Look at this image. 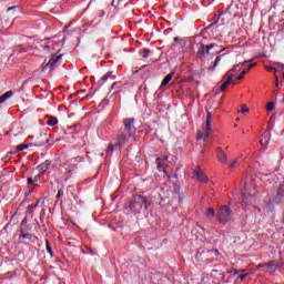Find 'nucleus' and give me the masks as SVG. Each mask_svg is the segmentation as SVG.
I'll return each mask as SVG.
<instances>
[{
    "label": "nucleus",
    "mask_w": 284,
    "mask_h": 284,
    "mask_svg": "<svg viewBox=\"0 0 284 284\" xmlns=\"http://www.w3.org/2000/svg\"><path fill=\"white\" fill-rule=\"evenodd\" d=\"M158 170L160 172H164V174H170V172L174 171V164L176 163V156L166 155L163 159L158 158Z\"/></svg>",
    "instance_id": "nucleus-1"
},
{
    "label": "nucleus",
    "mask_w": 284,
    "mask_h": 284,
    "mask_svg": "<svg viewBox=\"0 0 284 284\" xmlns=\"http://www.w3.org/2000/svg\"><path fill=\"white\" fill-rule=\"evenodd\" d=\"M212 121H214V114H212L210 111H206V120L202 125V131L197 132V141H207V139H210V134H212Z\"/></svg>",
    "instance_id": "nucleus-2"
},
{
    "label": "nucleus",
    "mask_w": 284,
    "mask_h": 284,
    "mask_svg": "<svg viewBox=\"0 0 284 284\" xmlns=\"http://www.w3.org/2000/svg\"><path fill=\"white\" fill-rule=\"evenodd\" d=\"M130 141H134V135L130 138V133H125V131L121 130L120 134L118 135V143L111 144L109 148L111 152H114L124 145H128Z\"/></svg>",
    "instance_id": "nucleus-3"
},
{
    "label": "nucleus",
    "mask_w": 284,
    "mask_h": 284,
    "mask_svg": "<svg viewBox=\"0 0 284 284\" xmlns=\"http://www.w3.org/2000/svg\"><path fill=\"white\" fill-rule=\"evenodd\" d=\"M232 219V209L227 205H223L220 207L217 212V220L220 223H229Z\"/></svg>",
    "instance_id": "nucleus-4"
},
{
    "label": "nucleus",
    "mask_w": 284,
    "mask_h": 284,
    "mask_svg": "<svg viewBox=\"0 0 284 284\" xmlns=\"http://www.w3.org/2000/svg\"><path fill=\"white\" fill-rule=\"evenodd\" d=\"M61 59H63L62 54H53L52 58L49 60V62L44 65L41 67V72H45V70H48V68H55L57 63H59V61H61Z\"/></svg>",
    "instance_id": "nucleus-5"
},
{
    "label": "nucleus",
    "mask_w": 284,
    "mask_h": 284,
    "mask_svg": "<svg viewBox=\"0 0 284 284\" xmlns=\"http://www.w3.org/2000/svg\"><path fill=\"white\" fill-rule=\"evenodd\" d=\"M125 133L130 134V138L136 134V128H134V119L124 120V128L122 129Z\"/></svg>",
    "instance_id": "nucleus-6"
},
{
    "label": "nucleus",
    "mask_w": 284,
    "mask_h": 284,
    "mask_svg": "<svg viewBox=\"0 0 284 284\" xmlns=\"http://www.w3.org/2000/svg\"><path fill=\"white\" fill-rule=\"evenodd\" d=\"M216 48V44L212 43L209 45L200 44V48L197 50V57L203 58L207 57L210 54V50H214Z\"/></svg>",
    "instance_id": "nucleus-7"
},
{
    "label": "nucleus",
    "mask_w": 284,
    "mask_h": 284,
    "mask_svg": "<svg viewBox=\"0 0 284 284\" xmlns=\"http://www.w3.org/2000/svg\"><path fill=\"white\" fill-rule=\"evenodd\" d=\"M224 79H226V80H225L224 83L220 87L221 92H225V90H227V88H229L230 85H232V83H234V80H232V79H234V73H231L230 71H227V72L225 73V75H224Z\"/></svg>",
    "instance_id": "nucleus-8"
},
{
    "label": "nucleus",
    "mask_w": 284,
    "mask_h": 284,
    "mask_svg": "<svg viewBox=\"0 0 284 284\" xmlns=\"http://www.w3.org/2000/svg\"><path fill=\"white\" fill-rule=\"evenodd\" d=\"M193 174L195 176V179L197 181H200V183H207V181H210L207 179V175H205V173L203 172V170L201 169V166H196L193 171Z\"/></svg>",
    "instance_id": "nucleus-9"
},
{
    "label": "nucleus",
    "mask_w": 284,
    "mask_h": 284,
    "mask_svg": "<svg viewBox=\"0 0 284 284\" xmlns=\"http://www.w3.org/2000/svg\"><path fill=\"white\" fill-rule=\"evenodd\" d=\"M216 154L220 163H223V164L227 163V153L223 150V148L217 146Z\"/></svg>",
    "instance_id": "nucleus-10"
},
{
    "label": "nucleus",
    "mask_w": 284,
    "mask_h": 284,
    "mask_svg": "<svg viewBox=\"0 0 284 284\" xmlns=\"http://www.w3.org/2000/svg\"><path fill=\"white\" fill-rule=\"evenodd\" d=\"M135 200L139 201V203H142V205H144V210H150V205H152V203L150 202V200H148V197L138 195Z\"/></svg>",
    "instance_id": "nucleus-11"
},
{
    "label": "nucleus",
    "mask_w": 284,
    "mask_h": 284,
    "mask_svg": "<svg viewBox=\"0 0 284 284\" xmlns=\"http://www.w3.org/2000/svg\"><path fill=\"white\" fill-rule=\"evenodd\" d=\"M204 216H206V219H214V216H216V211H214L212 207H209L204 212Z\"/></svg>",
    "instance_id": "nucleus-12"
},
{
    "label": "nucleus",
    "mask_w": 284,
    "mask_h": 284,
    "mask_svg": "<svg viewBox=\"0 0 284 284\" xmlns=\"http://www.w3.org/2000/svg\"><path fill=\"white\" fill-rule=\"evenodd\" d=\"M174 77V73H169L165 75V78L162 80L161 88H164V85H168L170 81H172V78Z\"/></svg>",
    "instance_id": "nucleus-13"
},
{
    "label": "nucleus",
    "mask_w": 284,
    "mask_h": 284,
    "mask_svg": "<svg viewBox=\"0 0 284 284\" xmlns=\"http://www.w3.org/2000/svg\"><path fill=\"white\" fill-rule=\"evenodd\" d=\"M10 97H12V91H8L4 94H2L0 97V104L6 103V101H8V99H10Z\"/></svg>",
    "instance_id": "nucleus-14"
},
{
    "label": "nucleus",
    "mask_w": 284,
    "mask_h": 284,
    "mask_svg": "<svg viewBox=\"0 0 284 284\" xmlns=\"http://www.w3.org/2000/svg\"><path fill=\"white\" fill-rule=\"evenodd\" d=\"M59 123V120L54 116L49 118L47 125H50V128L57 125Z\"/></svg>",
    "instance_id": "nucleus-15"
},
{
    "label": "nucleus",
    "mask_w": 284,
    "mask_h": 284,
    "mask_svg": "<svg viewBox=\"0 0 284 284\" xmlns=\"http://www.w3.org/2000/svg\"><path fill=\"white\" fill-rule=\"evenodd\" d=\"M250 112V108H247V104H242L241 110L237 111L239 114H247Z\"/></svg>",
    "instance_id": "nucleus-16"
},
{
    "label": "nucleus",
    "mask_w": 284,
    "mask_h": 284,
    "mask_svg": "<svg viewBox=\"0 0 284 284\" xmlns=\"http://www.w3.org/2000/svg\"><path fill=\"white\" fill-rule=\"evenodd\" d=\"M275 109H276V104H274V102H268L266 104V111L267 112H274Z\"/></svg>",
    "instance_id": "nucleus-17"
},
{
    "label": "nucleus",
    "mask_w": 284,
    "mask_h": 284,
    "mask_svg": "<svg viewBox=\"0 0 284 284\" xmlns=\"http://www.w3.org/2000/svg\"><path fill=\"white\" fill-rule=\"evenodd\" d=\"M45 247L48 254H50L51 257L54 256V253H52V246H50V242L48 240H45Z\"/></svg>",
    "instance_id": "nucleus-18"
},
{
    "label": "nucleus",
    "mask_w": 284,
    "mask_h": 284,
    "mask_svg": "<svg viewBox=\"0 0 284 284\" xmlns=\"http://www.w3.org/2000/svg\"><path fill=\"white\" fill-rule=\"evenodd\" d=\"M43 50H50V48H52V45H54V43L50 40H48V44H41Z\"/></svg>",
    "instance_id": "nucleus-19"
},
{
    "label": "nucleus",
    "mask_w": 284,
    "mask_h": 284,
    "mask_svg": "<svg viewBox=\"0 0 284 284\" xmlns=\"http://www.w3.org/2000/svg\"><path fill=\"white\" fill-rule=\"evenodd\" d=\"M18 152H23V150H28V145L27 144H20L17 146Z\"/></svg>",
    "instance_id": "nucleus-20"
},
{
    "label": "nucleus",
    "mask_w": 284,
    "mask_h": 284,
    "mask_svg": "<svg viewBox=\"0 0 284 284\" xmlns=\"http://www.w3.org/2000/svg\"><path fill=\"white\" fill-rule=\"evenodd\" d=\"M219 63H221V57L215 58L214 64L212 67V70H215L216 65H219Z\"/></svg>",
    "instance_id": "nucleus-21"
},
{
    "label": "nucleus",
    "mask_w": 284,
    "mask_h": 284,
    "mask_svg": "<svg viewBox=\"0 0 284 284\" xmlns=\"http://www.w3.org/2000/svg\"><path fill=\"white\" fill-rule=\"evenodd\" d=\"M111 78H112V72H108L102 77V81H108V79H111Z\"/></svg>",
    "instance_id": "nucleus-22"
},
{
    "label": "nucleus",
    "mask_w": 284,
    "mask_h": 284,
    "mask_svg": "<svg viewBox=\"0 0 284 284\" xmlns=\"http://www.w3.org/2000/svg\"><path fill=\"white\" fill-rule=\"evenodd\" d=\"M36 207H39V201L33 205H29L28 210H29V212H32V210H36Z\"/></svg>",
    "instance_id": "nucleus-23"
},
{
    "label": "nucleus",
    "mask_w": 284,
    "mask_h": 284,
    "mask_svg": "<svg viewBox=\"0 0 284 284\" xmlns=\"http://www.w3.org/2000/svg\"><path fill=\"white\" fill-rule=\"evenodd\" d=\"M245 74H247V71H242V73L237 77V81L243 80V77H245Z\"/></svg>",
    "instance_id": "nucleus-24"
},
{
    "label": "nucleus",
    "mask_w": 284,
    "mask_h": 284,
    "mask_svg": "<svg viewBox=\"0 0 284 284\" xmlns=\"http://www.w3.org/2000/svg\"><path fill=\"white\" fill-rule=\"evenodd\" d=\"M236 165H239V160L235 159L231 164H230V168H236Z\"/></svg>",
    "instance_id": "nucleus-25"
},
{
    "label": "nucleus",
    "mask_w": 284,
    "mask_h": 284,
    "mask_svg": "<svg viewBox=\"0 0 284 284\" xmlns=\"http://www.w3.org/2000/svg\"><path fill=\"white\" fill-rule=\"evenodd\" d=\"M274 65H276L277 68H280L281 70H284V64L281 62H275Z\"/></svg>",
    "instance_id": "nucleus-26"
},
{
    "label": "nucleus",
    "mask_w": 284,
    "mask_h": 284,
    "mask_svg": "<svg viewBox=\"0 0 284 284\" xmlns=\"http://www.w3.org/2000/svg\"><path fill=\"white\" fill-rule=\"evenodd\" d=\"M27 182L29 183V185H34V179L32 178H28Z\"/></svg>",
    "instance_id": "nucleus-27"
},
{
    "label": "nucleus",
    "mask_w": 284,
    "mask_h": 284,
    "mask_svg": "<svg viewBox=\"0 0 284 284\" xmlns=\"http://www.w3.org/2000/svg\"><path fill=\"white\" fill-rule=\"evenodd\" d=\"M63 196V190H59L57 194V199H61Z\"/></svg>",
    "instance_id": "nucleus-28"
},
{
    "label": "nucleus",
    "mask_w": 284,
    "mask_h": 284,
    "mask_svg": "<svg viewBox=\"0 0 284 284\" xmlns=\"http://www.w3.org/2000/svg\"><path fill=\"white\" fill-rule=\"evenodd\" d=\"M129 207L132 210L134 207H136V201H133L130 203Z\"/></svg>",
    "instance_id": "nucleus-29"
},
{
    "label": "nucleus",
    "mask_w": 284,
    "mask_h": 284,
    "mask_svg": "<svg viewBox=\"0 0 284 284\" xmlns=\"http://www.w3.org/2000/svg\"><path fill=\"white\" fill-rule=\"evenodd\" d=\"M143 52H144L143 59H148V52H150V50L144 49Z\"/></svg>",
    "instance_id": "nucleus-30"
},
{
    "label": "nucleus",
    "mask_w": 284,
    "mask_h": 284,
    "mask_svg": "<svg viewBox=\"0 0 284 284\" xmlns=\"http://www.w3.org/2000/svg\"><path fill=\"white\" fill-rule=\"evenodd\" d=\"M23 239H32V234H22L21 235Z\"/></svg>",
    "instance_id": "nucleus-31"
},
{
    "label": "nucleus",
    "mask_w": 284,
    "mask_h": 284,
    "mask_svg": "<svg viewBox=\"0 0 284 284\" xmlns=\"http://www.w3.org/2000/svg\"><path fill=\"white\" fill-rule=\"evenodd\" d=\"M252 68H256V62L250 64V65L247 67V70H252Z\"/></svg>",
    "instance_id": "nucleus-32"
},
{
    "label": "nucleus",
    "mask_w": 284,
    "mask_h": 284,
    "mask_svg": "<svg viewBox=\"0 0 284 284\" xmlns=\"http://www.w3.org/2000/svg\"><path fill=\"white\" fill-rule=\"evenodd\" d=\"M275 81H276L275 87L278 88L281 85V83H278V77L277 75H275Z\"/></svg>",
    "instance_id": "nucleus-33"
},
{
    "label": "nucleus",
    "mask_w": 284,
    "mask_h": 284,
    "mask_svg": "<svg viewBox=\"0 0 284 284\" xmlns=\"http://www.w3.org/2000/svg\"><path fill=\"white\" fill-rule=\"evenodd\" d=\"M247 63H252V60H246V61L242 62L241 65H247Z\"/></svg>",
    "instance_id": "nucleus-34"
},
{
    "label": "nucleus",
    "mask_w": 284,
    "mask_h": 284,
    "mask_svg": "<svg viewBox=\"0 0 284 284\" xmlns=\"http://www.w3.org/2000/svg\"><path fill=\"white\" fill-rule=\"evenodd\" d=\"M239 272H241V271H239V270H233V271H231V273L233 274V276H236V274H239Z\"/></svg>",
    "instance_id": "nucleus-35"
},
{
    "label": "nucleus",
    "mask_w": 284,
    "mask_h": 284,
    "mask_svg": "<svg viewBox=\"0 0 284 284\" xmlns=\"http://www.w3.org/2000/svg\"><path fill=\"white\" fill-rule=\"evenodd\" d=\"M247 276V273L240 275V281H243Z\"/></svg>",
    "instance_id": "nucleus-36"
},
{
    "label": "nucleus",
    "mask_w": 284,
    "mask_h": 284,
    "mask_svg": "<svg viewBox=\"0 0 284 284\" xmlns=\"http://www.w3.org/2000/svg\"><path fill=\"white\" fill-rule=\"evenodd\" d=\"M265 70H267V72H272V70H274V67H265Z\"/></svg>",
    "instance_id": "nucleus-37"
},
{
    "label": "nucleus",
    "mask_w": 284,
    "mask_h": 284,
    "mask_svg": "<svg viewBox=\"0 0 284 284\" xmlns=\"http://www.w3.org/2000/svg\"><path fill=\"white\" fill-rule=\"evenodd\" d=\"M39 179H41V175H36V176L33 178V181L37 183V182L39 181Z\"/></svg>",
    "instance_id": "nucleus-38"
},
{
    "label": "nucleus",
    "mask_w": 284,
    "mask_h": 284,
    "mask_svg": "<svg viewBox=\"0 0 284 284\" xmlns=\"http://www.w3.org/2000/svg\"><path fill=\"white\" fill-rule=\"evenodd\" d=\"M244 189L245 190H251L250 183H245Z\"/></svg>",
    "instance_id": "nucleus-39"
},
{
    "label": "nucleus",
    "mask_w": 284,
    "mask_h": 284,
    "mask_svg": "<svg viewBox=\"0 0 284 284\" xmlns=\"http://www.w3.org/2000/svg\"><path fill=\"white\" fill-rule=\"evenodd\" d=\"M116 88V82H114L111 87V90H114Z\"/></svg>",
    "instance_id": "nucleus-40"
},
{
    "label": "nucleus",
    "mask_w": 284,
    "mask_h": 284,
    "mask_svg": "<svg viewBox=\"0 0 284 284\" xmlns=\"http://www.w3.org/2000/svg\"><path fill=\"white\" fill-rule=\"evenodd\" d=\"M278 196H283V192H281V189L277 191Z\"/></svg>",
    "instance_id": "nucleus-41"
},
{
    "label": "nucleus",
    "mask_w": 284,
    "mask_h": 284,
    "mask_svg": "<svg viewBox=\"0 0 284 284\" xmlns=\"http://www.w3.org/2000/svg\"><path fill=\"white\" fill-rule=\"evenodd\" d=\"M237 65H239V64H235V65L233 67V69L230 70V72L232 73L233 70H236V67H237Z\"/></svg>",
    "instance_id": "nucleus-42"
},
{
    "label": "nucleus",
    "mask_w": 284,
    "mask_h": 284,
    "mask_svg": "<svg viewBox=\"0 0 284 284\" xmlns=\"http://www.w3.org/2000/svg\"><path fill=\"white\" fill-rule=\"evenodd\" d=\"M225 49H222L220 51H216V54H221V52H223Z\"/></svg>",
    "instance_id": "nucleus-43"
},
{
    "label": "nucleus",
    "mask_w": 284,
    "mask_h": 284,
    "mask_svg": "<svg viewBox=\"0 0 284 284\" xmlns=\"http://www.w3.org/2000/svg\"><path fill=\"white\" fill-rule=\"evenodd\" d=\"M214 254H215L216 256H219V250H215V251H214Z\"/></svg>",
    "instance_id": "nucleus-44"
},
{
    "label": "nucleus",
    "mask_w": 284,
    "mask_h": 284,
    "mask_svg": "<svg viewBox=\"0 0 284 284\" xmlns=\"http://www.w3.org/2000/svg\"><path fill=\"white\" fill-rule=\"evenodd\" d=\"M272 72H278V70H276L275 68H273Z\"/></svg>",
    "instance_id": "nucleus-45"
},
{
    "label": "nucleus",
    "mask_w": 284,
    "mask_h": 284,
    "mask_svg": "<svg viewBox=\"0 0 284 284\" xmlns=\"http://www.w3.org/2000/svg\"><path fill=\"white\" fill-rule=\"evenodd\" d=\"M261 145H265V143L263 142V140L260 141Z\"/></svg>",
    "instance_id": "nucleus-46"
},
{
    "label": "nucleus",
    "mask_w": 284,
    "mask_h": 284,
    "mask_svg": "<svg viewBox=\"0 0 284 284\" xmlns=\"http://www.w3.org/2000/svg\"><path fill=\"white\" fill-rule=\"evenodd\" d=\"M111 6H114V0L111 2Z\"/></svg>",
    "instance_id": "nucleus-47"
},
{
    "label": "nucleus",
    "mask_w": 284,
    "mask_h": 284,
    "mask_svg": "<svg viewBox=\"0 0 284 284\" xmlns=\"http://www.w3.org/2000/svg\"><path fill=\"white\" fill-rule=\"evenodd\" d=\"M250 195H251V196L254 195V192L250 193Z\"/></svg>",
    "instance_id": "nucleus-48"
}]
</instances>
